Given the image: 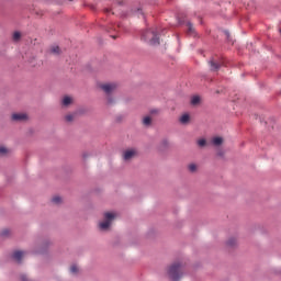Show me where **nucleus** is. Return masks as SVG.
Wrapping results in <instances>:
<instances>
[{
	"instance_id": "obj_20",
	"label": "nucleus",
	"mask_w": 281,
	"mask_h": 281,
	"mask_svg": "<svg viewBox=\"0 0 281 281\" xmlns=\"http://www.w3.org/2000/svg\"><path fill=\"white\" fill-rule=\"evenodd\" d=\"M227 245H228V247H235V245H236V238H231V239H228Z\"/></svg>"
},
{
	"instance_id": "obj_29",
	"label": "nucleus",
	"mask_w": 281,
	"mask_h": 281,
	"mask_svg": "<svg viewBox=\"0 0 281 281\" xmlns=\"http://www.w3.org/2000/svg\"><path fill=\"white\" fill-rule=\"evenodd\" d=\"M8 233L3 232V235L5 236Z\"/></svg>"
},
{
	"instance_id": "obj_9",
	"label": "nucleus",
	"mask_w": 281,
	"mask_h": 281,
	"mask_svg": "<svg viewBox=\"0 0 281 281\" xmlns=\"http://www.w3.org/2000/svg\"><path fill=\"white\" fill-rule=\"evenodd\" d=\"M71 102H74V99L71 97H64L61 104H63V106H69V104H71Z\"/></svg>"
},
{
	"instance_id": "obj_27",
	"label": "nucleus",
	"mask_w": 281,
	"mask_h": 281,
	"mask_svg": "<svg viewBox=\"0 0 281 281\" xmlns=\"http://www.w3.org/2000/svg\"><path fill=\"white\" fill-rule=\"evenodd\" d=\"M168 146H170V143L167 140V148H168Z\"/></svg>"
},
{
	"instance_id": "obj_6",
	"label": "nucleus",
	"mask_w": 281,
	"mask_h": 281,
	"mask_svg": "<svg viewBox=\"0 0 281 281\" xmlns=\"http://www.w3.org/2000/svg\"><path fill=\"white\" fill-rule=\"evenodd\" d=\"M11 117L13 122H27V115L25 113H14Z\"/></svg>"
},
{
	"instance_id": "obj_3",
	"label": "nucleus",
	"mask_w": 281,
	"mask_h": 281,
	"mask_svg": "<svg viewBox=\"0 0 281 281\" xmlns=\"http://www.w3.org/2000/svg\"><path fill=\"white\" fill-rule=\"evenodd\" d=\"M113 221H115L114 213H110V212L104 213V221L99 223V229H101L102 232H106V229L111 227V224L113 223Z\"/></svg>"
},
{
	"instance_id": "obj_14",
	"label": "nucleus",
	"mask_w": 281,
	"mask_h": 281,
	"mask_svg": "<svg viewBox=\"0 0 281 281\" xmlns=\"http://www.w3.org/2000/svg\"><path fill=\"white\" fill-rule=\"evenodd\" d=\"M180 122L182 124H188V122H190V115L189 114H183L181 117H180Z\"/></svg>"
},
{
	"instance_id": "obj_1",
	"label": "nucleus",
	"mask_w": 281,
	"mask_h": 281,
	"mask_svg": "<svg viewBox=\"0 0 281 281\" xmlns=\"http://www.w3.org/2000/svg\"><path fill=\"white\" fill-rule=\"evenodd\" d=\"M167 276L172 281H179L183 278V266L179 262H175L167 269Z\"/></svg>"
},
{
	"instance_id": "obj_2",
	"label": "nucleus",
	"mask_w": 281,
	"mask_h": 281,
	"mask_svg": "<svg viewBox=\"0 0 281 281\" xmlns=\"http://www.w3.org/2000/svg\"><path fill=\"white\" fill-rule=\"evenodd\" d=\"M142 41H146V43H149V45H159V36L157 35V31H145L142 34Z\"/></svg>"
},
{
	"instance_id": "obj_11",
	"label": "nucleus",
	"mask_w": 281,
	"mask_h": 281,
	"mask_svg": "<svg viewBox=\"0 0 281 281\" xmlns=\"http://www.w3.org/2000/svg\"><path fill=\"white\" fill-rule=\"evenodd\" d=\"M210 65H211V70L212 71H218V69H221V65L214 60H211L210 61Z\"/></svg>"
},
{
	"instance_id": "obj_15",
	"label": "nucleus",
	"mask_w": 281,
	"mask_h": 281,
	"mask_svg": "<svg viewBox=\"0 0 281 281\" xmlns=\"http://www.w3.org/2000/svg\"><path fill=\"white\" fill-rule=\"evenodd\" d=\"M52 203H55V205H58L60 203H63V198L58 196V195H55L53 199H52Z\"/></svg>"
},
{
	"instance_id": "obj_4",
	"label": "nucleus",
	"mask_w": 281,
	"mask_h": 281,
	"mask_svg": "<svg viewBox=\"0 0 281 281\" xmlns=\"http://www.w3.org/2000/svg\"><path fill=\"white\" fill-rule=\"evenodd\" d=\"M101 89H102V91H104V93H106L109 95V94L113 93V91H115V89H117V85L103 83V85H101Z\"/></svg>"
},
{
	"instance_id": "obj_16",
	"label": "nucleus",
	"mask_w": 281,
	"mask_h": 281,
	"mask_svg": "<svg viewBox=\"0 0 281 281\" xmlns=\"http://www.w3.org/2000/svg\"><path fill=\"white\" fill-rule=\"evenodd\" d=\"M12 38L15 43H19V41H21V32L19 31L14 32Z\"/></svg>"
},
{
	"instance_id": "obj_10",
	"label": "nucleus",
	"mask_w": 281,
	"mask_h": 281,
	"mask_svg": "<svg viewBox=\"0 0 281 281\" xmlns=\"http://www.w3.org/2000/svg\"><path fill=\"white\" fill-rule=\"evenodd\" d=\"M49 54H53L54 56H58V54H60V47H58V46H50Z\"/></svg>"
},
{
	"instance_id": "obj_21",
	"label": "nucleus",
	"mask_w": 281,
	"mask_h": 281,
	"mask_svg": "<svg viewBox=\"0 0 281 281\" xmlns=\"http://www.w3.org/2000/svg\"><path fill=\"white\" fill-rule=\"evenodd\" d=\"M74 114H67L66 116H65V120H66V122H74Z\"/></svg>"
},
{
	"instance_id": "obj_26",
	"label": "nucleus",
	"mask_w": 281,
	"mask_h": 281,
	"mask_svg": "<svg viewBox=\"0 0 281 281\" xmlns=\"http://www.w3.org/2000/svg\"><path fill=\"white\" fill-rule=\"evenodd\" d=\"M108 102H109V104H113V100L112 99H109Z\"/></svg>"
},
{
	"instance_id": "obj_24",
	"label": "nucleus",
	"mask_w": 281,
	"mask_h": 281,
	"mask_svg": "<svg viewBox=\"0 0 281 281\" xmlns=\"http://www.w3.org/2000/svg\"><path fill=\"white\" fill-rule=\"evenodd\" d=\"M21 280H22V281H29V280H27V277H26L25 274H22V276H21Z\"/></svg>"
},
{
	"instance_id": "obj_30",
	"label": "nucleus",
	"mask_w": 281,
	"mask_h": 281,
	"mask_svg": "<svg viewBox=\"0 0 281 281\" xmlns=\"http://www.w3.org/2000/svg\"><path fill=\"white\" fill-rule=\"evenodd\" d=\"M112 38H116V36H112Z\"/></svg>"
},
{
	"instance_id": "obj_17",
	"label": "nucleus",
	"mask_w": 281,
	"mask_h": 281,
	"mask_svg": "<svg viewBox=\"0 0 281 281\" xmlns=\"http://www.w3.org/2000/svg\"><path fill=\"white\" fill-rule=\"evenodd\" d=\"M201 102V98L199 95L192 97L191 104L196 105Z\"/></svg>"
},
{
	"instance_id": "obj_23",
	"label": "nucleus",
	"mask_w": 281,
	"mask_h": 281,
	"mask_svg": "<svg viewBox=\"0 0 281 281\" xmlns=\"http://www.w3.org/2000/svg\"><path fill=\"white\" fill-rule=\"evenodd\" d=\"M8 148L5 147H0V155H7Z\"/></svg>"
},
{
	"instance_id": "obj_7",
	"label": "nucleus",
	"mask_w": 281,
	"mask_h": 281,
	"mask_svg": "<svg viewBox=\"0 0 281 281\" xmlns=\"http://www.w3.org/2000/svg\"><path fill=\"white\" fill-rule=\"evenodd\" d=\"M23 256H25V252H24V251H21V250H15V251L12 254V258H13V260H15L16 262H21V260H23Z\"/></svg>"
},
{
	"instance_id": "obj_25",
	"label": "nucleus",
	"mask_w": 281,
	"mask_h": 281,
	"mask_svg": "<svg viewBox=\"0 0 281 281\" xmlns=\"http://www.w3.org/2000/svg\"><path fill=\"white\" fill-rule=\"evenodd\" d=\"M104 12L109 14V12H111V9H104Z\"/></svg>"
},
{
	"instance_id": "obj_18",
	"label": "nucleus",
	"mask_w": 281,
	"mask_h": 281,
	"mask_svg": "<svg viewBox=\"0 0 281 281\" xmlns=\"http://www.w3.org/2000/svg\"><path fill=\"white\" fill-rule=\"evenodd\" d=\"M207 144V142L205 140V138H201L198 140V146H200L201 148H203V146H205Z\"/></svg>"
},
{
	"instance_id": "obj_19",
	"label": "nucleus",
	"mask_w": 281,
	"mask_h": 281,
	"mask_svg": "<svg viewBox=\"0 0 281 281\" xmlns=\"http://www.w3.org/2000/svg\"><path fill=\"white\" fill-rule=\"evenodd\" d=\"M188 168H189V171L190 172H196V165L195 164H190L189 166H188Z\"/></svg>"
},
{
	"instance_id": "obj_8",
	"label": "nucleus",
	"mask_w": 281,
	"mask_h": 281,
	"mask_svg": "<svg viewBox=\"0 0 281 281\" xmlns=\"http://www.w3.org/2000/svg\"><path fill=\"white\" fill-rule=\"evenodd\" d=\"M212 144H213V146H221V144H223V137H221V136L213 137Z\"/></svg>"
},
{
	"instance_id": "obj_12",
	"label": "nucleus",
	"mask_w": 281,
	"mask_h": 281,
	"mask_svg": "<svg viewBox=\"0 0 281 281\" xmlns=\"http://www.w3.org/2000/svg\"><path fill=\"white\" fill-rule=\"evenodd\" d=\"M150 124H153V117H150V116H144V117H143V125H144V126H150Z\"/></svg>"
},
{
	"instance_id": "obj_22",
	"label": "nucleus",
	"mask_w": 281,
	"mask_h": 281,
	"mask_svg": "<svg viewBox=\"0 0 281 281\" xmlns=\"http://www.w3.org/2000/svg\"><path fill=\"white\" fill-rule=\"evenodd\" d=\"M70 271H71L72 273H78V266L72 265V266L70 267Z\"/></svg>"
},
{
	"instance_id": "obj_5",
	"label": "nucleus",
	"mask_w": 281,
	"mask_h": 281,
	"mask_svg": "<svg viewBox=\"0 0 281 281\" xmlns=\"http://www.w3.org/2000/svg\"><path fill=\"white\" fill-rule=\"evenodd\" d=\"M136 155H137L136 149H126L123 153V159H124V161H131V159H133V157H135Z\"/></svg>"
},
{
	"instance_id": "obj_13",
	"label": "nucleus",
	"mask_w": 281,
	"mask_h": 281,
	"mask_svg": "<svg viewBox=\"0 0 281 281\" xmlns=\"http://www.w3.org/2000/svg\"><path fill=\"white\" fill-rule=\"evenodd\" d=\"M187 26H188V34L190 35V36H194V26L192 25V23H188L187 24Z\"/></svg>"
},
{
	"instance_id": "obj_28",
	"label": "nucleus",
	"mask_w": 281,
	"mask_h": 281,
	"mask_svg": "<svg viewBox=\"0 0 281 281\" xmlns=\"http://www.w3.org/2000/svg\"><path fill=\"white\" fill-rule=\"evenodd\" d=\"M220 157L223 156V153H218Z\"/></svg>"
}]
</instances>
